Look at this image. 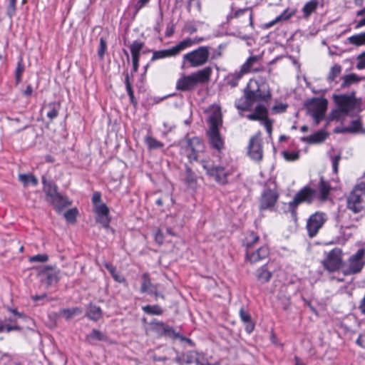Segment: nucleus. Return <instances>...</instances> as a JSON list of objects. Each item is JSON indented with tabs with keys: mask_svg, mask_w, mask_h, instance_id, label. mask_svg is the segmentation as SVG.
<instances>
[{
	"mask_svg": "<svg viewBox=\"0 0 365 365\" xmlns=\"http://www.w3.org/2000/svg\"><path fill=\"white\" fill-rule=\"evenodd\" d=\"M271 99L269 89L262 90L259 82L250 80L244 90V96L235 101L238 110H247L255 102H266Z\"/></svg>",
	"mask_w": 365,
	"mask_h": 365,
	"instance_id": "f257e3e1",
	"label": "nucleus"
},
{
	"mask_svg": "<svg viewBox=\"0 0 365 365\" xmlns=\"http://www.w3.org/2000/svg\"><path fill=\"white\" fill-rule=\"evenodd\" d=\"M212 73L210 66L205 67L190 75H183L176 83V89L180 91L194 90L198 84H205L210 81Z\"/></svg>",
	"mask_w": 365,
	"mask_h": 365,
	"instance_id": "f03ea898",
	"label": "nucleus"
},
{
	"mask_svg": "<svg viewBox=\"0 0 365 365\" xmlns=\"http://www.w3.org/2000/svg\"><path fill=\"white\" fill-rule=\"evenodd\" d=\"M209 129L207 132L209 142L215 150L220 151L224 148V142L220 134L219 127L222 124V116L220 110L216 109L209 115Z\"/></svg>",
	"mask_w": 365,
	"mask_h": 365,
	"instance_id": "7ed1b4c3",
	"label": "nucleus"
},
{
	"mask_svg": "<svg viewBox=\"0 0 365 365\" xmlns=\"http://www.w3.org/2000/svg\"><path fill=\"white\" fill-rule=\"evenodd\" d=\"M203 40V38H186L170 48L154 51L151 61L175 56L178 55L182 51H184L185 49L188 48L194 45L198 44Z\"/></svg>",
	"mask_w": 365,
	"mask_h": 365,
	"instance_id": "20e7f679",
	"label": "nucleus"
},
{
	"mask_svg": "<svg viewBox=\"0 0 365 365\" xmlns=\"http://www.w3.org/2000/svg\"><path fill=\"white\" fill-rule=\"evenodd\" d=\"M210 48L208 46H200L197 49L183 55V63H187L190 67L197 68L205 65L209 60Z\"/></svg>",
	"mask_w": 365,
	"mask_h": 365,
	"instance_id": "39448f33",
	"label": "nucleus"
},
{
	"mask_svg": "<svg viewBox=\"0 0 365 365\" xmlns=\"http://www.w3.org/2000/svg\"><path fill=\"white\" fill-rule=\"evenodd\" d=\"M47 201L53 205L58 214H61L64 208L71 205V202L67 197L57 192L56 185L51 182H47Z\"/></svg>",
	"mask_w": 365,
	"mask_h": 365,
	"instance_id": "423d86ee",
	"label": "nucleus"
},
{
	"mask_svg": "<svg viewBox=\"0 0 365 365\" xmlns=\"http://www.w3.org/2000/svg\"><path fill=\"white\" fill-rule=\"evenodd\" d=\"M204 144L202 140L198 137L186 138L182 145V152L187 156L189 161L197 160L198 153L202 151Z\"/></svg>",
	"mask_w": 365,
	"mask_h": 365,
	"instance_id": "0eeeda50",
	"label": "nucleus"
},
{
	"mask_svg": "<svg viewBox=\"0 0 365 365\" xmlns=\"http://www.w3.org/2000/svg\"><path fill=\"white\" fill-rule=\"evenodd\" d=\"M200 163L207 175L213 178L217 182L222 185L227 182V176L230 175V172L225 168L215 165L212 162L205 160H201Z\"/></svg>",
	"mask_w": 365,
	"mask_h": 365,
	"instance_id": "6e6552de",
	"label": "nucleus"
},
{
	"mask_svg": "<svg viewBox=\"0 0 365 365\" xmlns=\"http://www.w3.org/2000/svg\"><path fill=\"white\" fill-rule=\"evenodd\" d=\"M327 220V216L322 212H316L310 215L306 226L309 237H315Z\"/></svg>",
	"mask_w": 365,
	"mask_h": 365,
	"instance_id": "1a4fd4ad",
	"label": "nucleus"
},
{
	"mask_svg": "<svg viewBox=\"0 0 365 365\" xmlns=\"http://www.w3.org/2000/svg\"><path fill=\"white\" fill-rule=\"evenodd\" d=\"M315 190L309 187H304L300 190L294 196L292 201L289 203V207L291 210L292 214L296 215L297 207L302 202L311 203L315 197Z\"/></svg>",
	"mask_w": 365,
	"mask_h": 365,
	"instance_id": "9d476101",
	"label": "nucleus"
},
{
	"mask_svg": "<svg viewBox=\"0 0 365 365\" xmlns=\"http://www.w3.org/2000/svg\"><path fill=\"white\" fill-rule=\"evenodd\" d=\"M328 101L325 98L314 99L308 108L316 125H318L324 118L327 109Z\"/></svg>",
	"mask_w": 365,
	"mask_h": 365,
	"instance_id": "9b49d317",
	"label": "nucleus"
},
{
	"mask_svg": "<svg viewBox=\"0 0 365 365\" xmlns=\"http://www.w3.org/2000/svg\"><path fill=\"white\" fill-rule=\"evenodd\" d=\"M324 268L330 272L339 269L341 264V251L335 248L331 250L322 262Z\"/></svg>",
	"mask_w": 365,
	"mask_h": 365,
	"instance_id": "f8f14e48",
	"label": "nucleus"
},
{
	"mask_svg": "<svg viewBox=\"0 0 365 365\" xmlns=\"http://www.w3.org/2000/svg\"><path fill=\"white\" fill-rule=\"evenodd\" d=\"M365 251L364 249H359L354 255H351L349 259V272L355 274L359 272L365 264L364 259Z\"/></svg>",
	"mask_w": 365,
	"mask_h": 365,
	"instance_id": "ddd939ff",
	"label": "nucleus"
},
{
	"mask_svg": "<svg viewBox=\"0 0 365 365\" xmlns=\"http://www.w3.org/2000/svg\"><path fill=\"white\" fill-rule=\"evenodd\" d=\"M334 99L337 104L339 110L341 113H347L355 107L356 101L354 96H334Z\"/></svg>",
	"mask_w": 365,
	"mask_h": 365,
	"instance_id": "4468645a",
	"label": "nucleus"
},
{
	"mask_svg": "<svg viewBox=\"0 0 365 365\" xmlns=\"http://www.w3.org/2000/svg\"><path fill=\"white\" fill-rule=\"evenodd\" d=\"M361 194L356 187L347 198V207L354 213H359L364 209Z\"/></svg>",
	"mask_w": 365,
	"mask_h": 365,
	"instance_id": "2eb2a0df",
	"label": "nucleus"
},
{
	"mask_svg": "<svg viewBox=\"0 0 365 365\" xmlns=\"http://www.w3.org/2000/svg\"><path fill=\"white\" fill-rule=\"evenodd\" d=\"M277 191L271 189H265L260 197L259 208L260 210H267L272 208L278 199Z\"/></svg>",
	"mask_w": 365,
	"mask_h": 365,
	"instance_id": "dca6fc26",
	"label": "nucleus"
},
{
	"mask_svg": "<svg viewBox=\"0 0 365 365\" xmlns=\"http://www.w3.org/2000/svg\"><path fill=\"white\" fill-rule=\"evenodd\" d=\"M154 329L160 334L172 339H180L181 341H187L190 342L189 339L181 336L176 332L173 327L164 324L163 322H155L154 324Z\"/></svg>",
	"mask_w": 365,
	"mask_h": 365,
	"instance_id": "f3484780",
	"label": "nucleus"
},
{
	"mask_svg": "<svg viewBox=\"0 0 365 365\" xmlns=\"http://www.w3.org/2000/svg\"><path fill=\"white\" fill-rule=\"evenodd\" d=\"M248 154L250 157L255 160L259 161L262 159L263 151L261 140L259 138L252 137L250 140Z\"/></svg>",
	"mask_w": 365,
	"mask_h": 365,
	"instance_id": "a211bd4d",
	"label": "nucleus"
},
{
	"mask_svg": "<svg viewBox=\"0 0 365 365\" xmlns=\"http://www.w3.org/2000/svg\"><path fill=\"white\" fill-rule=\"evenodd\" d=\"M94 212L96 215V222L101 224L103 227H108L110 221L109 217V209L105 203L96 205L93 207Z\"/></svg>",
	"mask_w": 365,
	"mask_h": 365,
	"instance_id": "6ab92c4d",
	"label": "nucleus"
},
{
	"mask_svg": "<svg viewBox=\"0 0 365 365\" xmlns=\"http://www.w3.org/2000/svg\"><path fill=\"white\" fill-rule=\"evenodd\" d=\"M269 255V249L267 246H262L254 252L247 250L246 258L251 263L257 262L264 258Z\"/></svg>",
	"mask_w": 365,
	"mask_h": 365,
	"instance_id": "aec40b11",
	"label": "nucleus"
},
{
	"mask_svg": "<svg viewBox=\"0 0 365 365\" xmlns=\"http://www.w3.org/2000/svg\"><path fill=\"white\" fill-rule=\"evenodd\" d=\"M260 59L259 56H253L247 58L246 62L243 63L240 70L245 74L249 72L257 73L262 71V67H255V65L258 63Z\"/></svg>",
	"mask_w": 365,
	"mask_h": 365,
	"instance_id": "412c9836",
	"label": "nucleus"
},
{
	"mask_svg": "<svg viewBox=\"0 0 365 365\" xmlns=\"http://www.w3.org/2000/svg\"><path fill=\"white\" fill-rule=\"evenodd\" d=\"M107 340V335L96 329H93L86 336V341L90 344H95L97 341H106Z\"/></svg>",
	"mask_w": 365,
	"mask_h": 365,
	"instance_id": "4be33fe9",
	"label": "nucleus"
},
{
	"mask_svg": "<svg viewBox=\"0 0 365 365\" xmlns=\"http://www.w3.org/2000/svg\"><path fill=\"white\" fill-rule=\"evenodd\" d=\"M165 354L163 356H158L155 354L153 356V359L155 361H168V360H172L173 359V356H175L174 358V361L176 362H180V359L179 358L177 351L174 348L168 347L165 349Z\"/></svg>",
	"mask_w": 365,
	"mask_h": 365,
	"instance_id": "5701e85b",
	"label": "nucleus"
},
{
	"mask_svg": "<svg viewBox=\"0 0 365 365\" xmlns=\"http://www.w3.org/2000/svg\"><path fill=\"white\" fill-rule=\"evenodd\" d=\"M268 115V110L264 106L258 105L255 108L253 113L249 114L247 118L251 120H262Z\"/></svg>",
	"mask_w": 365,
	"mask_h": 365,
	"instance_id": "b1692460",
	"label": "nucleus"
},
{
	"mask_svg": "<svg viewBox=\"0 0 365 365\" xmlns=\"http://www.w3.org/2000/svg\"><path fill=\"white\" fill-rule=\"evenodd\" d=\"M244 75L245 73L241 70L235 71V73H229L225 78V83L232 88L237 87L238 86L239 81Z\"/></svg>",
	"mask_w": 365,
	"mask_h": 365,
	"instance_id": "393cba45",
	"label": "nucleus"
},
{
	"mask_svg": "<svg viewBox=\"0 0 365 365\" xmlns=\"http://www.w3.org/2000/svg\"><path fill=\"white\" fill-rule=\"evenodd\" d=\"M255 276L260 283L264 284L271 279L272 274L265 266H262L256 271Z\"/></svg>",
	"mask_w": 365,
	"mask_h": 365,
	"instance_id": "a878e982",
	"label": "nucleus"
},
{
	"mask_svg": "<svg viewBox=\"0 0 365 365\" xmlns=\"http://www.w3.org/2000/svg\"><path fill=\"white\" fill-rule=\"evenodd\" d=\"M326 133L320 130L308 137L302 138V141L307 142L309 144H315L323 142L326 139Z\"/></svg>",
	"mask_w": 365,
	"mask_h": 365,
	"instance_id": "bb28decb",
	"label": "nucleus"
},
{
	"mask_svg": "<svg viewBox=\"0 0 365 365\" xmlns=\"http://www.w3.org/2000/svg\"><path fill=\"white\" fill-rule=\"evenodd\" d=\"M319 4L318 0H310L307 1L302 8L303 16L306 19L309 18L312 14L316 11Z\"/></svg>",
	"mask_w": 365,
	"mask_h": 365,
	"instance_id": "cd10ccee",
	"label": "nucleus"
},
{
	"mask_svg": "<svg viewBox=\"0 0 365 365\" xmlns=\"http://www.w3.org/2000/svg\"><path fill=\"white\" fill-rule=\"evenodd\" d=\"M86 316L93 321H98L102 317L101 309L94 304H90L86 311Z\"/></svg>",
	"mask_w": 365,
	"mask_h": 365,
	"instance_id": "c85d7f7f",
	"label": "nucleus"
},
{
	"mask_svg": "<svg viewBox=\"0 0 365 365\" xmlns=\"http://www.w3.org/2000/svg\"><path fill=\"white\" fill-rule=\"evenodd\" d=\"M240 316L242 321L245 324V330L247 333H251L255 327L254 324L252 322L250 314L246 312L243 308L240 310Z\"/></svg>",
	"mask_w": 365,
	"mask_h": 365,
	"instance_id": "c756f323",
	"label": "nucleus"
},
{
	"mask_svg": "<svg viewBox=\"0 0 365 365\" xmlns=\"http://www.w3.org/2000/svg\"><path fill=\"white\" fill-rule=\"evenodd\" d=\"M144 46V43L140 41H134L130 46L132 58H139L140 52Z\"/></svg>",
	"mask_w": 365,
	"mask_h": 365,
	"instance_id": "7c9ffc66",
	"label": "nucleus"
},
{
	"mask_svg": "<svg viewBox=\"0 0 365 365\" xmlns=\"http://www.w3.org/2000/svg\"><path fill=\"white\" fill-rule=\"evenodd\" d=\"M153 284L151 283L150 279L148 273H144L142 275V284L140 287V292H148L149 294L152 293L151 288L153 287Z\"/></svg>",
	"mask_w": 365,
	"mask_h": 365,
	"instance_id": "2f4dec72",
	"label": "nucleus"
},
{
	"mask_svg": "<svg viewBox=\"0 0 365 365\" xmlns=\"http://www.w3.org/2000/svg\"><path fill=\"white\" fill-rule=\"evenodd\" d=\"M349 43L360 46L365 44V32L349 36L347 38Z\"/></svg>",
	"mask_w": 365,
	"mask_h": 365,
	"instance_id": "473e14b6",
	"label": "nucleus"
},
{
	"mask_svg": "<svg viewBox=\"0 0 365 365\" xmlns=\"http://www.w3.org/2000/svg\"><path fill=\"white\" fill-rule=\"evenodd\" d=\"M63 215L67 222L75 223L76 221V217L78 214V210L76 207L69 209L66 211H63Z\"/></svg>",
	"mask_w": 365,
	"mask_h": 365,
	"instance_id": "72a5a7b5",
	"label": "nucleus"
},
{
	"mask_svg": "<svg viewBox=\"0 0 365 365\" xmlns=\"http://www.w3.org/2000/svg\"><path fill=\"white\" fill-rule=\"evenodd\" d=\"M259 240V236L254 232H251L245 237L243 244L249 250Z\"/></svg>",
	"mask_w": 365,
	"mask_h": 365,
	"instance_id": "f704fd0d",
	"label": "nucleus"
},
{
	"mask_svg": "<svg viewBox=\"0 0 365 365\" xmlns=\"http://www.w3.org/2000/svg\"><path fill=\"white\" fill-rule=\"evenodd\" d=\"M19 180L24 185L28 186L29 185H36L38 180L31 174H20L19 175Z\"/></svg>",
	"mask_w": 365,
	"mask_h": 365,
	"instance_id": "c9c22d12",
	"label": "nucleus"
},
{
	"mask_svg": "<svg viewBox=\"0 0 365 365\" xmlns=\"http://www.w3.org/2000/svg\"><path fill=\"white\" fill-rule=\"evenodd\" d=\"M293 15V13L289 12L288 10L284 11L280 15L277 16L274 20L269 21L266 24L267 28H270L271 26H274L275 24L282 21H286L289 19Z\"/></svg>",
	"mask_w": 365,
	"mask_h": 365,
	"instance_id": "e433bc0d",
	"label": "nucleus"
},
{
	"mask_svg": "<svg viewBox=\"0 0 365 365\" xmlns=\"http://www.w3.org/2000/svg\"><path fill=\"white\" fill-rule=\"evenodd\" d=\"M145 142L150 150L162 148L164 145L163 143L149 135L145 137Z\"/></svg>",
	"mask_w": 365,
	"mask_h": 365,
	"instance_id": "4c0bfd02",
	"label": "nucleus"
},
{
	"mask_svg": "<svg viewBox=\"0 0 365 365\" xmlns=\"http://www.w3.org/2000/svg\"><path fill=\"white\" fill-rule=\"evenodd\" d=\"M341 72V66L340 65L336 64L333 66L327 77V81L329 83H331L335 81L336 77H338Z\"/></svg>",
	"mask_w": 365,
	"mask_h": 365,
	"instance_id": "58836bf2",
	"label": "nucleus"
},
{
	"mask_svg": "<svg viewBox=\"0 0 365 365\" xmlns=\"http://www.w3.org/2000/svg\"><path fill=\"white\" fill-rule=\"evenodd\" d=\"M58 279V272L47 267V286L56 284Z\"/></svg>",
	"mask_w": 365,
	"mask_h": 365,
	"instance_id": "ea45409f",
	"label": "nucleus"
},
{
	"mask_svg": "<svg viewBox=\"0 0 365 365\" xmlns=\"http://www.w3.org/2000/svg\"><path fill=\"white\" fill-rule=\"evenodd\" d=\"M359 81V78L354 73L346 75L343 77V82L341 86L342 88H347L353 83H357Z\"/></svg>",
	"mask_w": 365,
	"mask_h": 365,
	"instance_id": "a19ab883",
	"label": "nucleus"
},
{
	"mask_svg": "<svg viewBox=\"0 0 365 365\" xmlns=\"http://www.w3.org/2000/svg\"><path fill=\"white\" fill-rule=\"evenodd\" d=\"M142 309L145 313L148 314L160 315L163 314V309L159 305H146Z\"/></svg>",
	"mask_w": 365,
	"mask_h": 365,
	"instance_id": "79ce46f5",
	"label": "nucleus"
},
{
	"mask_svg": "<svg viewBox=\"0 0 365 365\" xmlns=\"http://www.w3.org/2000/svg\"><path fill=\"white\" fill-rule=\"evenodd\" d=\"M24 70H25V66H24L22 58H21L17 63V66L15 70V80H16V83L17 84L21 82V76H22L23 73L24 72Z\"/></svg>",
	"mask_w": 365,
	"mask_h": 365,
	"instance_id": "37998d69",
	"label": "nucleus"
},
{
	"mask_svg": "<svg viewBox=\"0 0 365 365\" xmlns=\"http://www.w3.org/2000/svg\"><path fill=\"white\" fill-rule=\"evenodd\" d=\"M319 188L321 193L322 199L323 200H326L330 191L329 184L327 182L324 181L323 178H321Z\"/></svg>",
	"mask_w": 365,
	"mask_h": 365,
	"instance_id": "c03bdc74",
	"label": "nucleus"
},
{
	"mask_svg": "<svg viewBox=\"0 0 365 365\" xmlns=\"http://www.w3.org/2000/svg\"><path fill=\"white\" fill-rule=\"evenodd\" d=\"M361 127V122L359 120H354L349 126L343 128L341 132L356 133L360 130Z\"/></svg>",
	"mask_w": 365,
	"mask_h": 365,
	"instance_id": "a18cd8bd",
	"label": "nucleus"
},
{
	"mask_svg": "<svg viewBox=\"0 0 365 365\" xmlns=\"http://www.w3.org/2000/svg\"><path fill=\"white\" fill-rule=\"evenodd\" d=\"M81 313V310L78 307H73L71 309H66L61 311V315L66 319H69Z\"/></svg>",
	"mask_w": 365,
	"mask_h": 365,
	"instance_id": "49530a36",
	"label": "nucleus"
},
{
	"mask_svg": "<svg viewBox=\"0 0 365 365\" xmlns=\"http://www.w3.org/2000/svg\"><path fill=\"white\" fill-rule=\"evenodd\" d=\"M48 108L50 110L47 112V117L53 119L58 115V113L60 109V103L57 102L51 103L48 106Z\"/></svg>",
	"mask_w": 365,
	"mask_h": 365,
	"instance_id": "de8ad7c7",
	"label": "nucleus"
},
{
	"mask_svg": "<svg viewBox=\"0 0 365 365\" xmlns=\"http://www.w3.org/2000/svg\"><path fill=\"white\" fill-rule=\"evenodd\" d=\"M247 11H250V24L251 26H253V13L252 11L251 8H250V7L237 10L234 13L233 17L238 18L239 16H240L241 15H242L243 14H245Z\"/></svg>",
	"mask_w": 365,
	"mask_h": 365,
	"instance_id": "09e8293b",
	"label": "nucleus"
},
{
	"mask_svg": "<svg viewBox=\"0 0 365 365\" xmlns=\"http://www.w3.org/2000/svg\"><path fill=\"white\" fill-rule=\"evenodd\" d=\"M19 329L20 327L18 325H9L4 323V322L0 319V333L4 331L10 332L11 331Z\"/></svg>",
	"mask_w": 365,
	"mask_h": 365,
	"instance_id": "8fccbe9b",
	"label": "nucleus"
},
{
	"mask_svg": "<svg viewBox=\"0 0 365 365\" xmlns=\"http://www.w3.org/2000/svg\"><path fill=\"white\" fill-rule=\"evenodd\" d=\"M106 48H107V43H106V39L103 38V37H101L100 38V46H99V49L98 51V55L99 56V58L101 59H103V56H104V54H105V52L106 51Z\"/></svg>",
	"mask_w": 365,
	"mask_h": 365,
	"instance_id": "3c124183",
	"label": "nucleus"
},
{
	"mask_svg": "<svg viewBox=\"0 0 365 365\" xmlns=\"http://www.w3.org/2000/svg\"><path fill=\"white\" fill-rule=\"evenodd\" d=\"M16 1L9 0V4L7 6L6 12H7V15L10 18L14 16L16 14Z\"/></svg>",
	"mask_w": 365,
	"mask_h": 365,
	"instance_id": "603ef678",
	"label": "nucleus"
},
{
	"mask_svg": "<svg viewBox=\"0 0 365 365\" xmlns=\"http://www.w3.org/2000/svg\"><path fill=\"white\" fill-rule=\"evenodd\" d=\"M262 124L264 126L269 137L272 135V123L273 121L267 116L262 120Z\"/></svg>",
	"mask_w": 365,
	"mask_h": 365,
	"instance_id": "864d4df0",
	"label": "nucleus"
},
{
	"mask_svg": "<svg viewBox=\"0 0 365 365\" xmlns=\"http://www.w3.org/2000/svg\"><path fill=\"white\" fill-rule=\"evenodd\" d=\"M283 156L288 161H294L299 158V153L294 151H284L283 152Z\"/></svg>",
	"mask_w": 365,
	"mask_h": 365,
	"instance_id": "5fc2aeb1",
	"label": "nucleus"
},
{
	"mask_svg": "<svg viewBox=\"0 0 365 365\" xmlns=\"http://www.w3.org/2000/svg\"><path fill=\"white\" fill-rule=\"evenodd\" d=\"M288 107V105L286 103H278L277 105H274L272 110L274 113H284Z\"/></svg>",
	"mask_w": 365,
	"mask_h": 365,
	"instance_id": "6e6d98bb",
	"label": "nucleus"
},
{
	"mask_svg": "<svg viewBox=\"0 0 365 365\" xmlns=\"http://www.w3.org/2000/svg\"><path fill=\"white\" fill-rule=\"evenodd\" d=\"M341 158V157L340 153L334 157H331L333 172L334 173H337V172H338L339 163Z\"/></svg>",
	"mask_w": 365,
	"mask_h": 365,
	"instance_id": "4d7b16f0",
	"label": "nucleus"
},
{
	"mask_svg": "<svg viewBox=\"0 0 365 365\" xmlns=\"http://www.w3.org/2000/svg\"><path fill=\"white\" fill-rule=\"evenodd\" d=\"M197 30V26L192 22L186 23L183 27V31L190 34H193Z\"/></svg>",
	"mask_w": 365,
	"mask_h": 365,
	"instance_id": "13d9d810",
	"label": "nucleus"
},
{
	"mask_svg": "<svg viewBox=\"0 0 365 365\" xmlns=\"http://www.w3.org/2000/svg\"><path fill=\"white\" fill-rule=\"evenodd\" d=\"M125 86H126V91L128 92V94L131 101L133 102V98H134V93H133V91L131 87V84L129 81V76L128 73L126 74V76H125Z\"/></svg>",
	"mask_w": 365,
	"mask_h": 365,
	"instance_id": "bf43d9fd",
	"label": "nucleus"
},
{
	"mask_svg": "<svg viewBox=\"0 0 365 365\" xmlns=\"http://www.w3.org/2000/svg\"><path fill=\"white\" fill-rule=\"evenodd\" d=\"M356 68L359 70L365 68V51L358 56Z\"/></svg>",
	"mask_w": 365,
	"mask_h": 365,
	"instance_id": "052dcab7",
	"label": "nucleus"
},
{
	"mask_svg": "<svg viewBox=\"0 0 365 365\" xmlns=\"http://www.w3.org/2000/svg\"><path fill=\"white\" fill-rule=\"evenodd\" d=\"M186 182L191 184L195 181V177L191 169L187 168L186 170Z\"/></svg>",
	"mask_w": 365,
	"mask_h": 365,
	"instance_id": "680f3d73",
	"label": "nucleus"
},
{
	"mask_svg": "<svg viewBox=\"0 0 365 365\" xmlns=\"http://www.w3.org/2000/svg\"><path fill=\"white\" fill-rule=\"evenodd\" d=\"M92 202L93 204V207L96 205H101V195L98 192H96L92 197Z\"/></svg>",
	"mask_w": 365,
	"mask_h": 365,
	"instance_id": "e2e57ef3",
	"label": "nucleus"
},
{
	"mask_svg": "<svg viewBox=\"0 0 365 365\" xmlns=\"http://www.w3.org/2000/svg\"><path fill=\"white\" fill-rule=\"evenodd\" d=\"M150 0H138V1L135 4L134 8L136 11H140L141 9H143L144 6H145Z\"/></svg>",
	"mask_w": 365,
	"mask_h": 365,
	"instance_id": "0e129e2a",
	"label": "nucleus"
},
{
	"mask_svg": "<svg viewBox=\"0 0 365 365\" xmlns=\"http://www.w3.org/2000/svg\"><path fill=\"white\" fill-rule=\"evenodd\" d=\"M29 261L33 262H46V255H37L29 258Z\"/></svg>",
	"mask_w": 365,
	"mask_h": 365,
	"instance_id": "69168bd1",
	"label": "nucleus"
},
{
	"mask_svg": "<svg viewBox=\"0 0 365 365\" xmlns=\"http://www.w3.org/2000/svg\"><path fill=\"white\" fill-rule=\"evenodd\" d=\"M175 32V24L171 23L168 24L166 31H165V36L170 37Z\"/></svg>",
	"mask_w": 365,
	"mask_h": 365,
	"instance_id": "338daca9",
	"label": "nucleus"
},
{
	"mask_svg": "<svg viewBox=\"0 0 365 365\" xmlns=\"http://www.w3.org/2000/svg\"><path fill=\"white\" fill-rule=\"evenodd\" d=\"M356 343L362 348H365V334H360Z\"/></svg>",
	"mask_w": 365,
	"mask_h": 365,
	"instance_id": "774afa93",
	"label": "nucleus"
}]
</instances>
